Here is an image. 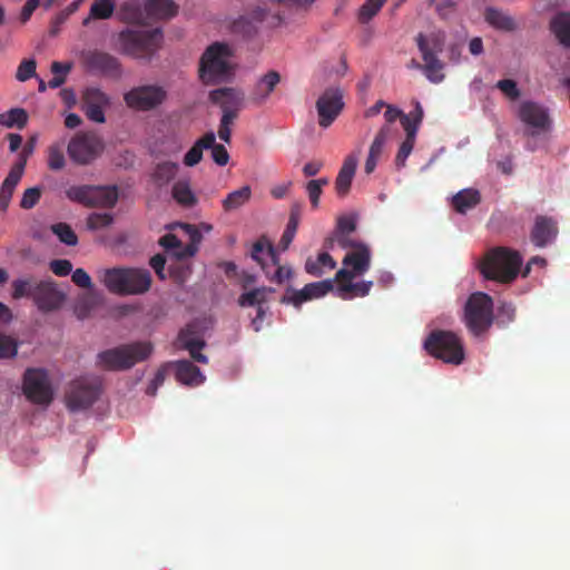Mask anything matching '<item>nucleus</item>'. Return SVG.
<instances>
[{
	"label": "nucleus",
	"instance_id": "5701e85b",
	"mask_svg": "<svg viewBox=\"0 0 570 570\" xmlns=\"http://www.w3.org/2000/svg\"><path fill=\"white\" fill-rule=\"evenodd\" d=\"M175 367V376L177 381L186 385H199L204 383L205 376L200 370L188 360L171 362Z\"/></svg>",
	"mask_w": 570,
	"mask_h": 570
},
{
	"label": "nucleus",
	"instance_id": "864d4df0",
	"mask_svg": "<svg viewBox=\"0 0 570 570\" xmlns=\"http://www.w3.org/2000/svg\"><path fill=\"white\" fill-rule=\"evenodd\" d=\"M112 220V215L108 213H92L87 218V226L92 230L101 229L109 226Z\"/></svg>",
	"mask_w": 570,
	"mask_h": 570
},
{
	"label": "nucleus",
	"instance_id": "e433bc0d",
	"mask_svg": "<svg viewBox=\"0 0 570 570\" xmlns=\"http://www.w3.org/2000/svg\"><path fill=\"white\" fill-rule=\"evenodd\" d=\"M252 197V188L248 185L229 193L222 202L223 209L225 212H233L249 202Z\"/></svg>",
	"mask_w": 570,
	"mask_h": 570
},
{
	"label": "nucleus",
	"instance_id": "4c0bfd02",
	"mask_svg": "<svg viewBox=\"0 0 570 570\" xmlns=\"http://www.w3.org/2000/svg\"><path fill=\"white\" fill-rule=\"evenodd\" d=\"M373 282H360V283H343L337 285L336 293L342 299H351L355 296L364 297L368 295Z\"/></svg>",
	"mask_w": 570,
	"mask_h": 570
},
{
	"label": "nucleus",
	"instance_id": "f257e3e1",
	"mask_svg": "<svg viewBox=\"0 0 570 570\" xmlns=\"http://www.w3.org/2000/svg\"><path fill=\"white\" fill-rule=\"evenodd\" d=\"M11 287L13 299L31 298L42 313L59 309L66 298L50 277L39 281L32 276L17 278L11 283Z\"/></svg>",
	"mask_w": 570,
	"mask_h": 570
},
{
	"label": "nucleus",
	"instance_id": "09e8293b",
	"mask_svg": "<svg viewBox=\"0 0 570 570\" xmlns=\"http://www.w3.org/2000/svg\"><path fill=\"white\" fill-rule=\"evenodd\" d=\"M263 254L269 256L273 259L274 264H277V257L274 247L271 244H265L263 239H259L253 244L250 256L254 261L261 264L262 267H264L262 257Z\"/></svg>",
	"mask_w": 570,
	"mask_h": 570
},
{
	"label": "nucleus",
	"instance_id": "c03bdc74",
	"mask_svg": "<svg viewBox=\"0 0 570 570\" xmlns=\"http://www.w3.org/2000/svg\"><path fill=\"white\" fill-rule=\"evenodd\" d=\"M47 166L49 169L58 171L65 168L66 157L63 146L59 142L51 144L47 149Z\"/></svg>",
	"mask_w": 570,
	"mask_h": 570
},
{
	"label": "nucleus",
	"instance_id": "a19ab883",
	"mask_svg": "<svg viewBox=\"0 0 570 570\" xmlns=\"http://www.w3.org/2000/svg\"><path fill=\"white\" fill-rule=\"evenodd\" d=\"M273 292L274 288L272 287L254 288L249 292L243 293L238 297V305L242 307L263 306V304L267 301V294Z\"/></svg>",
	"mask_w": 570,
	"mask_h": 570
},
{
	"label": "nucleus",
	"instance_id": "a18cd8bd",
	"mask_svg": "<svg viewBox=\"0 0 570 570\" xmlns=\"http://www.w3.org/2000/svg\"><path fill=\"white\" fill-rule=\"evenodd\" d=\"M308 301H311V298L305 286L302 289H294L288 287L279 299V303L285 305H293L294 307L299 308L303 303Z\"/></svg>",
	"mask_w": 570,
	"mask_h": 570
},
{
	"label": "nucleus",
	"instance_id": "6e6d98bb",
	"mask_svg": "<svg viewBox=\"0 0 570 570\" xmlns=\"http://www.w3.org/2000/svg\"><path fill=\"white\" fill-rule=\"evenodd\" d=\"M173 367L171 362L164 364L155 374V377L149 383L146 393L148 395L155 396L159 386H161L166 380L167 370Z\"/></svg>",
	"mask_w": 570,
	"mask_h": 570
},
{
	"label": "nucleus",
	"instance_id": "bb28decb",
	"mask_svg": "<svg viewBox=\"0 0 570 570\" xmlns=\"http://www.w3.org/2000/svg\"><path fill=\"white\" fill-rule=\"evenodd\" d=\"M177 6L173 0H147L146 17L148 23L163 19H170L177 13Z\"/></svg>",
	"mask_w": 570,
	"mask_h": 570
},
{
	"label": "nucleus",
	"instance_id": "6e6552de",
	"mask_svg": "<svg viewBox=\"0 0 570 570\" xmlns=\"http://www.w3.org/2000/svg\"><path fill=\"white\" fill-rule=\"evenodd\" d=\"M105 150V141L95 131H79L69 141L67 153L70 159L86 166L99 158Z\"/></svg>",
	"mask_w": 570,
	"mask_h": 570
},
{
	"label": "nucleus",
	"instance_id": "c756f323",
	"mask_svg": "<svg viewBox=\"0 0 570 570\" xmlns=\"http://www.w3.org/2000/svg\"><path fill=\"white\" fill-rule=\"evenodd\" d=\"M22 176L23 173L14 168H10L7 177L2 181L0 187V209L2 212H7L12 199L13 193L16 190V187L21 180Z\"/></svg>",
	"mask_w": 570,
	"mask_h": 570
},
{
	"label": "nucleus",
	"instance_id": "a878e982",
	"mask_svg": "<svg viewBox=\"0 0 570 570\" xmlns=\"http://www.w3.org/2000/svg\"><path fill=\"white\" fill-rule=\"evenodd\" d=\"M119 19L127 23L148 24L146 17V3L141 6L139 0H128L124 2L118 11Z\"/></svg>",
	"mask_w": 570,
	"mask_h": 570
},
{
	"label": "nucleus",
	"instance_id": "412c9836",
	"mask_svg": "<svg viewBox=\"0 0 570 570\" xmlns=\"http://www.w3.org/2000/svg\"><path fill=\"white\" fill-rule=\"evenodd\" d=\"M357 164L358 154H350L345 157L335 179V190L340 197H345L348 194Z\"/></svg>",
	"mask_w": 570,
	"mask_h": 570
},
{
	"label": "nucleus",
	"instance_id": "49530a36",
	"mask_svg": "<svg viewBox=\"0 0 570 570\" xmlns=\"http://www.w3.org/2000/svg\"><path fill=\"white\" fill-rule=\"evenodd\" d=\"M386 0H367L365 1L358 10V21L361 23H367L372 20L379 11L382 9Z\"/></svg>",
	"mask_w": 570,
	"mask_h": 570
},
{
	"label": "nucleus",
	"instance_id": "13d9d810",
	"mask_svg": "<svg viewBox=\"0 0 570 570\" xmlns=\"http://www.w3.org/2000/svg\"><path fill=\"white\" fill-rule=\"evenodd\" d=\"M95 306V298L91 295H83L80 297L75 306V313L78 318L83 320L89 316L90 311Z\"/></svg>",
	"mask_w": 570,
	"mask_h": 570
},
{
	"label": "nucleus",
	"instance_id": "cd10ccee",
	"mask_svg": "<svg viewBox=\"0 0 570 570\" xmlns=\"http://www.w3.org/2000/svg\"><path fill=\"white\" fill-rule=\"evenodd\" d=\"M420 52L424 61L422 71L425 77L433 83L442 82L444 79V75L442 72L444 65L442 61L435 55L430 53V51H428L423 46V42L420 43Z\"/></svg>",
	"mask_w": 570,
	"mask_h": 570
},
{
	"label": "nucleus",
	"instance_id": "f704fd0d",
	"mask_svg": "<svg viewBox=\"0 0 570 570\" xmlns=\"http://www.w3.org/2000/svg\"><path fill=\"white\" fill-rule=\"evenodd\" d=\"M336 267V262L334 258L326 252L317 255L315 259L307 258L305 263V271L315 277H320L323 275L325 271H332Z\"/></svg>",
	"mask_w": 570,
	"mask_h": 570
},
{
	"label": "nucleus",
	"instance_id": "f03ea898",
	"mask_svg": "<svg viewBox=\"0 0 570 570\" xmlns=\"http://www.w3.org/2000/svg\"><path fill=\"white\" fill-rule=\"evenodd\" d=\"M522 257L513 249L495 247L487 252L479 268L484 278L499 283H511L520 272Z\"/></svg>",
	"mask_w": 570,
	"mask_h": 570
},
{
	"label": "nucleus",
	"instance_id": "79ce46f5",
	"mask_svg": "<svg viewBox=\"0 0 570 570\" xmlns=\"http://www.w3.org/2000/svg\"><path fill=\"white\" fill-rule=\"evenodd\" d=\"M417 48L420 49V43L423 42V46L430 53L435 55L438 57L439 53L443 51L445 35L444 32L438 31L432 32L429 36L423 33H419L415 38Z\"/></svg>",
	"mask_w": 570,
	"mask_h": 570
},
{
	"label": "nucleus",
	"instance_id": "f3484780",
	"mask_svg": "<svg viewBox=\"0 0 570 570\" xmlns=\"http://www.w3.org/2000/svg\"><path fill=\"white\" fill-rule=\"evenodd\" d=\"M519 119L528 127L525 135L534 136L544 131L550 126L549 115L546 108L534 101H523L518 110Z\"/></svg>",
	"mask_w": 570,
	"mask_h": 570
},
{
	"label": "nucleus",
	"instance_id": "338daca9",
	"mask_svg": "<svg viewBox=\"0 0 570 570\" xmlns=\"http://www.w3.org/2000/svg\"><path fill=\"white\" fill-rule=\"evenodd\" d=\"M401 125L406 132V138L415 140L421 124H416L410 116H402Z\"/></svg>",
	"mask_w": 570,
	"mask_h": 570
},
{
	"label": "nucleus",
	"instance_id": "0e129e2a",
	"mask_svg": "<svg viewBox=\"0 0 570 570\" xmlns=\"http://www.w3.org/2000/svg\"><path fill=\"white\" fill-rule=\"evenodd\" d=\"M209 148L212 150V158L218 166L228 164L229 154L223 145L216 144L214 140V144Z\"/></svg>",
	"mask_w": 570,
	"mask_h": 570
},
{
	"label": "nucleus",
	"instance_id": "052dcab7",
	"mask_svg": "<svg viewBox=\"0 0 570 570\" xmlns=\"http://www.w3.org/2000/svg\"><path fill=\"white\" fill-rule=\"evenodd\" d=\"M32 153H33L32 142L24 145L22 147L21 151L19 153L17 160L11 166V168H14L24 174L27 161H28L29 157L32 155Z\"/></svg>",
	"mask_w": 570,
	"mask_h": 570
},
{
	"label": "nucleus",
	"instance_id": "69168bd1",
	"mask_svg": "<svg viewBox=\"0 0 570 570\" xmlns=\"http://www.w3.org/2000/svg\"><path fill=\"white\" fill-rule=\"evenodd\" d=\"M71 279L72 282L81 287V288H91L92 287V282H91V277L89 276V274L82 269V268H77L76 271L72 272V275H71Z\"/></svg>",
	"mask_w": 570,
	"mask_h": 570
},
{
	"label": "nucleus",
	"instance_id": "ea45409f",
	"mask_svg": "<svg viewBox=\"0 0 570 570\" xmlns=\"http://www.w3.org/2000/svg\"><path fill=\"white\" fill-rule=\"evenodd\" d=\"M173 198L184 207H193L197 203V197L193 193L187 180H178L171 189Z\"/></svg>",
	"mask_w": 570,
	"mask_h": 570
},
{
	"label": "nucleus",
	"instance_id": "58836bf2",
	"mask_svg": "<svg viewBox=\"0 0 570 570\" xmlns=\"http://www.w3.org/2000/svg\"><path fill=\"white\" fill-rule=\"evenodd\" d=\"M178 164L174 161L158 163L151 175L153 180L159 187L169 184L177 175Z\"/></svg>",
	"mask_w": 570,
	"mask_h": 570
},
{
	"label": "nucleus",
	"instance_id": "0eeeda50",
	"mask_svg": "<svg viewBox=\"0 0 570 570\" xmlns=\"http://www.w3.org/2000/svg\"><path fill=\"white\" fill-rule=\"evenodd\" d=\"M163 31L160 28L151 30L126 29L119 33V43L125 53L136 58L151 56L161 45Z\"/></svg>",
	"mask_w": 570,
	"mask_h": 570
},
{
	"label": "nucleus",
	"instance_id": "e2e57ef3",
	"mask_svg": "<svg viewBox=\"0 0 570 570\" xmlns=\"http://www.w3.org/2000/svg\"><path fill=\"white\" fill-rule=\"evenodd\" d=\"M50 271L57 276H67L72 272V264L68 259H53L49 264Z\"/></svg>",
	"mask_w": 570,
	"mask_h": 570
},
{
	"label": "nucleus",
	"instance_id": "7ed1b4c3",
	"mask_svg": "<svg viewBox=\"0 0 570 570\" xmlns=\"http://www.w3.org/2000/svg\"><path fill=\"white\" fill-rule=\"evenodd\" d=\"M233 50L229 45L214 42L206 48L199 61V78L205 85H215L229 79L233 75L230 58Z\"/></svg>",
	"mask_w": 570,
	"mask_h": 570
},
{
	"label": "nucleus",
	"instance_id": "4468645a",
	"mask_svg": "<svg viewBox=\"0 0 570 570\" xmlns=\"http://www.w3.org/2000/svg\"><path fill=\"white\" fill-rule=\"evenodd\" d=\"M164 88L154 85L132 88L125 94L124 100L127 106L136 110H151L158 107L166 98Z\"/></svg>",
	"mask_w": 570,
	"mask_h": 570
},
{
	"label": "nucleus",
	"instance_id": "2eb2a0df",
	"mask_svg": "<svg viewBox=\"0 0 570 570\" xmlns=\"http://www.w3.org/2000/svg\"><path fill=\"white\" fill-rule=\"evenodd\" d=\"M213 104L222 108L220 127H230L238 116L242 106L243 95L234 88H218L209 94Z\"/></svg>",
	"mask_w": 570,
	"mask_h": 570
},
{
	"label": "nucleus",
	"instance_id": "393cba45",
	"mask_svg": "<svg viewBox=\"0 0 570 570\" xmlns=\"http://www.w3.org/2000/svg\"><path fill=\"white\" fill-rule=\"evenodd\" d=\"M99 279L112 294L125 296L126 267H112L99 273Z\"/></svg>",
	"mask_w": 570,
	"mask_h": 570
},
{
	"label": "nucleus",
	"instance_id": "6ab92c4d",
	"mask_svg": "<svg viewBox=\"0 0 570 570\" xmlns=\"http://www.w3.org/2000/svg\"><path fill=\"white\" fill-rule=\"evenodd\" d=\"M558 225L552 217L537 216L530 233V239L537 247H546L558 235Z\"/></svg>",
	"mask_w": 570,
	"mask_h": 570
},
{
	"label": "nucleus",
	"instance_id": "774afa93",
	"mask_svg": "<svg viewBox=\"0 0 570 570\" xmlns=\"http://www.w3.org/2000/svg\"><path fill=\"white\" fill-rule=\"evenodd\" d=\"M150 266L153 267V269L155 271V273L157 274V276L160 278V279H165V264H166V258L164 255L161 254H156L155 256H153L150 258V262H149Z\"/></svg>",
	"mask_w": 570,
	"mask_h": 570
},
{
	"label": "nucleus",
	"instance_id": "b1692460",
	"mask_svg": "<svg viewBox=\"0 0 570 570\" xmlns=\"http://www.w3.org/2000/svg\"><path fill=\"white\" fill-rule=\"evenodd\" d=\"M484 20L492 28L500 31L513 32L519 29V23L512 16L494 7H488L485 9Z\"/></svg>",
	"mask_w": 570,
	"mask_h": 570
},
{
	"label": "nucleus",
	"instance_id": "680f3d73",
	"mask_svg": "<svg viewBox=\"0 0 570 570\" xmlns=\"http://www.w3.org/2000/svg\"><path fill=\"white\" fill-rule=\"evenodd\" d=\"M414 141L415 140L413 139L405 138V140L401 144L395 157V164L397 167H403L405 165L406 158L413 150Z\"/></svg>",
	"mask_w": 570,
	"mask_h": 570
},
{
	"label": "nucleus",
	"instance_id": "4be33fe9",
	"mask_svg": "<svg viewBox=\"0 0 570 570\" xmlns=\"http://www.w3.org/2000/svg\"><path fill=\"white\" fill-rule=\"evenodd\" d=\"M348 245L352 246L354 250L345 255L343 259V265L351 266L352 269L356 272V274L363 275L365 272L370 269V249L367 248V246L360 243L351 242Z\"/></svg>",
	"mask_w": 570,
	"mask_h": 570
},
{
	"label": "nucleus",
	"instance_id": "39448f33",
	"mask_svg": "<svg viewBox=\"0 0 570 570\" xmlns=\"http://www.w3.org/2000/svg\"><path fill=\"white\" fill-rule=\"evenodd\" d=\"M424 348L433 357L453 365H460L465 356L461 338L450 331H432L424 341Z\"/></svg>",
	"mask_w": 570,
	"mask_h": 570
},
{
	"label": "nucleus",
	"instance_id": "7c9ffc66",
	"mask_svg": "<svg viewBox=\"0 0 570 570\" xmlns=\"http://www.w3.org/2000/svg\"><path fill=\"white\" fill-rule=\"evenodd\" d=\"M214 132L209 131L205 134L202 138H199L193 147L185 154L184 164L187 167L196 166L203 158V150L209 149V147L214 144L215 140Z\"/></svg>",
	"mask_w": 570,
	"mask_h": 570
},
{
	"label": "nucleus",
	"instance_id": "ddd939ff",
	"mask_svg": "<svg viewBox=\"0 0 570 570\" xmlns=\"http://www.w3.org/2000/svg\"><path fill=\"white\" fill-rule=\"evenodd\" d=\"M82 62L86 69L92 73L118 79L121 77V63L115 56L100 51L88 50L82 52Z\"/></svg>",
	"mask_w": 570,
	"mask_h": 570
},
{
	"label": "nucleus",
	"instance_id": "37998d69",
	"mask_svg": "<svg viewBox=\"0 0 570 570\" xmlns=\"http://www.w3.org/2000/svg\"><path fill=\"white\" fill-rule=\"evenodd\" d=\"M28 122V114L23 108H12L0 114V125L6 128L22 129Z\"/></svg>",
	"mask_w": 570,
	"mask_h": 570
},
{
	"label": "nucleus",
	"instance_id": "9b49d317",
	"mask_svg": "<svg viewBox=\"0 0 570 570\" xmlns=\"http://www.w3.org/2000/svg\"><path fill=\"white\" fill-rule=\"evenodd\" d=\"M23 393L33 403L48 405L53 392L47 372L40 368H29L23 376Z\"/></svg>",
	"mask_w": 570,
	"mask_h": 570
},
{
	"label": "nucleus",
	"instance_id": "20e7f679",
	"mask_svg": "<svg viewBox=\"0 0 570 570\" xmlns=\"http://www.w3.org/2000/svg\"><path fill=\"white\" fill-rule=\"evenodd\" d=\"M153 352L149 342H135L106 350L97 355V365L107 371H122L145 361Z\"/></svg>",
	"mask_w": 570,
	"mask_h": 570
},
{
	"label": "nucleus",
	"instance_id": "a211bd4d",
	"mask_svg": "<svg viewBox=\"0 0 570 570\" xmlns=\"http://www.w3.org/2000/svg\"><path fill=\"white\" fill-rule=\"evenodd\" d=\"M110 105L109 96L98 87H88L82 92V110L87 118L97 124L106 121L105 110Z\"/></svg>",
	"mask_w": 570,
	"mask_h": 570
},
{
	"label": "nucleus",
	"instance_id": "f8f14e48",
	"mask_svg": "<svg viewBox=\"0 0 570 570\" xmlns=\"http://www.w3.org/2000/svg\"><path fill=\"white\" fill-rule=\"evenodd\" d=\"M181 227L189 235V243L187 245H184L178 237L171 233L165 234L158 240L159 245L164 247L167 253L178 259L193 257L197 253L198 245L203 238L200 232L194 225L181 224Z\"/></svg>",
	"mask_w": 570,
	"mask_h": 570
},
{
	"label": "nucleus",
	"instance_id": "3c124183",
	"mask_svg": "<svg viewBox=\"0 0 570 570\" xmlns=\"http://www.w3.org/2000/svg\"><path fill=\"white\" fill-rule=\"evenodd\" d=\"M42 195V187L40 186H33L30 188H27L21 197L20 200V207L23 209H31L33 208L40 200Z\"/></svg>",
	"mask_w": 570,
	"mask_h": 570
},
{
	"label": "nucleus",
	"instance_id": "c9c22d12",
	"mask_svg": "<svg viewBox=\"0 0 570 570\" xmlns=\"http://www.w3.org/2000/svg\"><path fill=\"white\" fill-rule=\"evenodd\" d=\"M114 0H95L91 3L89 16L83 19L82 24L88 26L91 20H106L112 17L115 12Z\"/></svg>",
	"mask_w": 570,
	"mask_h": 570
},
{
	"label": "nucleus",
	"instance_id": "bf43d9fd",
	"mask_svg": "<svg viewBox=\"0 0 570 570\" xmlns=\"http://www.w3.org/2000/svg\"><path fill=\"white\" fill-rule=\"evenodd\" d=\"M17 354L16 342L0 332V358L13 357Z\"/></svg>",
	"mask_w": 570,
	"mask_h": 570
},
{
	"label": "nucleus",
	"instance_id": "2f4dec72",
	"mask_svg": "<svg viewBox=\"0 0 570 570\" xmlns=\"http://www.w3.org/2000/svg\"><path fill=\"white\" fill-rule=\"evenodd\" d=\"M178 341L181 346L189 352L190 357L194 361L203 364L208 362L207 356L202 353V350L205 346V342L203 340L191 337L187 331H181L178 335Z\"/></svg>",
	"mask_w": 570,
	"mask_h": 570
},
{
	"label": "nucleus",
	"instance_id": "8fccbe9b",
	"mask_svg": "<svg viewBox=\"0 0 570 570\" xmlns=\"http://www.w3.org/2000/svg\"><path fill=\"white\" fill-rule=\"evenodd\" d=\"M305 288L308 291V295L311 301L314 298H320L325 296L328 292L333 291L334 285L333 281L325 279L321 282H314L305 285Z\"/></svg>",
	"mask_w": 570,
	"mask_h": 570
},
{
	"label": "nucleus",
	"instance_id": "9d476101",
	"mask_svg": "<svg viewBox=\"0 0 570 570\" xmlns=\"http://www.w3.org/2000/svg\"><path fill=\"white\" fill-rule=\"evenodd\" d=\"M101 393V384L97 377H79L73 380L66 392V404L70 411L90 407Z\"/></svg>",
	"mask_w": 570,
	"mask_h": 570
},
{
	"label": "nucleus",
	"instance_id": "aec40b11",
	"mask_svg": "<svg viewBox=\"0 0 570 570\" xmlns=\"http://www.w3.org/2000/svg\"><path fill=\"white\" fill-rule=\"evenodd\" d=\"M151 274L146 268H126L125 295H140L149 291Z\"/></svg>",
	"mask_w": 570,
	"mask_h": 570
},
{
	"label": "nucleus",
	"instance_id": "de8ad7c7",
	"mask_svg": "<svg viewBox=\"0 0 570 570\" xmlns=\"http://www.w3.org/2000/svg\"><path fill=\"white\" fill-rule=\"evenodd\" d=\"M52 233L59 240L68 246L78 244V237L73 229L67 223H57L51 226Z\"/></svg>",
	"mask_w": 570,
	"mask_h": 570
},
{
	"label": "nucleus",
	"instance_id": "c85d7f7f",
	"mask_svg": "<svg viewBox=\"0 0 570 570\" xmlns=\"http://www.w3.org/2000/svg\"><path fill=\"white\" fill-rule=\"evenodd\" d=\"M281 81V75L271 70L265 73L255 85L252 99L256 102L265 101Z\"/></svg>",
	"mask_w": 570,
	"mask_h": 570
},
{
	"label": "nucleus",
	"instance_id": "4d7b16f0",
	"mask_svg": "<svg viewBox=\"0 0 570 570\" xmlns=\"http://www.w3.org/2000/svg\"><path fill=\"white\" fill-rule=\"evenodd\" d=\"M37 63L33 59H24L17 69L16 78L19 81H27L36 75Z\"/></svg>",
	"mask_w": 570,
	"mask_h": 570
},
{
	"label": "nucleus",
	"instance_id": "1a4fd4ad",
	"mask_svg": "<svg viewBox=\"0 0 570 570\" xmlns=\"http://www.w3.org/2000/svg\"><path fill=\"white\" fill-rule=\"evenodd\" d=\"M66 196L73 203L86 207L111 208L118 199L116 187L92 185H73L66 190Z\"/></svg>",
	"mask_w": 570,
	"mask_h": 570
},
{
	"label": "nucleus",
	"instance_id": "603ef678",
	"mask_svg": "<svg viewBox=\"0 0 570 570\" xmlns=\"http://www.w3.org/2000/svg\"><path fill=\"white\" fill-rule=\"evenodd\" d=\"M389 134H390L389 126H384L379 130V132L376 134V136L370 147L368 156L374 157L376 159H379L381 157V155L383 153V147L386 142Z\"/></svg>",
	"mask_w": 570,
	"mask_h": 570
},
{
	"label": "nucleus",
	"instance_id": "dca6fc26",
	"mask_svg": "<svg viewBox=\"0 0 570 570\" xmlns=\"http://www.w3.org/2000/svg\"><path fill=\"white\" fill-rule=\"evenodd\" d=\"M343 107V91L341 88H327L316 101L320 126L323 128L330 127L338 117Z\"/></svg>",
	"mask_w": 570,
	"mask_h": 570
},
{
	"label": "nucleus",
	"instance_id": "72a5a7b5",
	"mask_svg": "<svg viewBox=\"0 0 570 570\" xmlns=\"http://www.w3.org/2000/svg\"><path fill=\"white\" fill-rule=\"evenodd\" d=\"M481 202L480 193L476 189L468 188L459 191L452 198V206L460 214H465Z\"/></svg>",
	"mask_w": 570,
	"mask_h": 570
},
{
	"label": "nucleus",
	"instance_id": "473e14b6",
	"mask_svg": "<svg viewBox=\"0 0 570 570\" xmlns=\"http://www.w3.org/2000/svg\"><path fill=\"white\" fill-rule=\"evenodd\" d=\"M550 28L561 45L564 47H570L569 12H560L556 14L550 22Z\"/></svg>",
	"mask_w": 570,
	"mask_h": 570
},
{
	"label": "nucleus",
	"instance_id": "5fc2aeb1",
	"mask_svg": "<svg viewBox=\"0 0 570 570\" xmlns=\"http://www.w3.org/2000/svg\"><path fill=\"white\" fill-rule=\"evenodd\" d=\"M495 88H498L507 98L511 100H517L521 95L517 82L512 79L499 80L495 83Z\"/></svg>",
	"mask_w": 570,
	"mask_h": 570
},
{
	"label": "nucleus",
	"instance_id": "423d86ee",
	"mask_svg": "<svg viewBox=\"0 0 570 570\" xmlns=\"http://www.w3.org/2000/svg\"><path fill=\"white\" fill-rule=\"evenodd\" d=\"M464 323L473 335L488 331L493 323V299L490 295L475 292L464 306Z\"/></svg>",
	"mask_w": 570,
	"mask_h": 570
}]
</instances>
